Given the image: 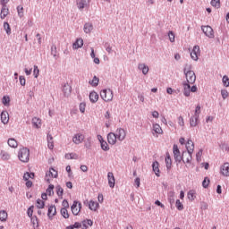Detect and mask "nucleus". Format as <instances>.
<instances>
[{
  "instance_id": "nucleus-1",
  "label": "nucleus",
  "mask_w": 229,
  "mask_h": 229,
  "mask_svg": "<svg viewBox=\"0 0 229 229\" xmlns=\"http://www.w3.org/2000/svg\"><path fill=\"white\" fill-rule=\"evenodd\" d=\"M18 158L23 164H28L30 162V150L28 148H21L18 151Z\"/></svg>"
},
{
  "instance_id": "nucleus-2",
  "label": "nucleus",
  "mask_w": 229,
  "mask_h": 229,
  "mask_svg": "<svg viewBox=\"0 0 229 229\" xmlns=\"http://www.w3.org/2000/svg\"><path fill=\"white\" fill-rule=\"evenodd\" d=\"M100 98L103 101L108 103L114 99V91H112V89H103L100 91Z\"/></svg>"
},
{
  "instance_id": "nucleus-3",
  "label": "nucleus",
  "mask_w": 229,
  "mask_h": 229,
  "mask_svg": "<svg viewBox=\"0 0 229 229\" xmlns=\"http://www.w3.org/2000/svg\"><path fill=\"white\" fill-rule=\"evenodd\" d=\"M184 73H185L188 84L192 85L196 82V73H194L193 71L187 70V68H185Z\"/></svg>"
},
{
  "instance_id": "nucleus-4",
  "label": "nucleus",
  "mask_w": 229,
  "mask_h": 229,
  "mask_svg": "<svg viewBox=\"0 0 229 229\" xmlns=\"http://www.w3.org/2000/svg\"><path fill=\"white\" fill-rule=\"evenodd\" d=\"M197 91H198V87L192 86L191 88V84H189V83L183 84V95L186 98H189V96H191V92H197Z\"/></svg>"
},
{
  "instance_id": "nucleus-5",
  "label": "nucleus",
  "mask_w": 229,
  "mask_h": 229,
  "mask_svg": "<svg viewBox=\"0 0 229 229\" xmlns=\"http://www.w3.org/2000/svg\"><path fill=\"white\" fill-rule=\"evenodd\" d=\"M71 210L73 216H79L80 212H81V202L74 200L71 207Z\"/></svg>"
},
{
  "instance_id": "nucleus-6",
  "label": "nucleus",
  "mask_w": 229,
  "mask_h": 229,
  "mask_svg": "<svg viewBox=\"0 0 229 229\" xmlns=\"http://www.w3.org/2000/svg\"><path fill=\"white\" fill-rule=\"evenodd\" d=\"M58 176V172L54 168H50L48 172L46 174L45 180L49 183L53 178H56Z\"/></svg>"
},
{
  "instance_id": "nucleus-7",
  "label": "nucleus",
  "mask_w": 229,
  "mask_h": 229,
  "mask_svg": "<svg viewBox=\"0 0 229 229\" xmlns=\"http://www.w3.org/2000/svg\"><path fill=\"white\" fill-rule=\"evenodd\" d=\"M201 30L203 33L206 35V37H208V38H214V30L210 26H202Z\"/></svg>"
},
{
  "instance_id": "nucleus-8",
  "label": "nucleus",
  "mask_w": 229,
  "mask_h": 229,
  "mask_svg": "<svg viewBox=\"0 0 229 229\" xmlns=\"http://www.w3.org/2000/svg\"><path fill=\"white\" fill-rule=\"evenodd\" d=\"M83 140H85V134H83L81 132L76 133L72 137V142L74 144H81L83 142Z\"/></svg>"
},
{
  "instance_id": "nucleus-9",
  "label": "nucleus",
  "mask_w": 229,
  "mask_h": 229,
  "mask_svg": "<svg viewBox=\"0 0 229 229\" xmlns=\"http://www.w3.org/2000/svg\"><path fill=\"white\" fill-rule=\"evenodd\" d=\"M173 153L175 162H182V154L180 152V148H178V145H174Z\"/></svg>"
},
{
  "instance_id": "nucleus-10",
  "label": "nucleus",
  "mask_w": 229,
  "mask_h": 229,
  "mask_svg": "<svg viewBox=\"0 0 229 229\" xmlns=\"http://www.w3.org/2000/svg\"><path fill=\"white\" fill-rule=\"evenodd\" d=\"M220 174L222 176L229 177V163L225 162L220 166Z\"/></svg>"
},
{
  "instance_id": "nucleus-11",
  "label": "nucleus",
  "mask_w": 229,
  "mask_h": 229,
  "mask_svg": "<svg viewBox=\"0 0 229 229\" xmlns=\"http://www.w3.org/2000/svg\"><path fill=\"white\" fill-rule=\"evenodd\" d=\"M116 139H118L121 142L126 139V131L123 128H119L115 132Z\"/></svg>"
},
{
  "instance_id": "nucleus-12",
  "label": "nucleus",
  "mask_w": 229,
  "mask_h": 229,
  "mask_svg": "<svg viewBox=\"0 0 229 229\" xmlns=\"http://www.w3.org/2000/svg\"><path fill=\"white\" fill-rule=\"evenodd\" d=\"M201 54L199 50V46H195L191 53V58L197 62L198 58L199 57V55Z\"/></svg>"
},
{
  "instance_id": "nucleus-13",
  "label": "nucleus",
  "mask_w": 229,
  "mask_h": 229,
  "mask_svg": "<svg viewBox=\"0 0 229 229\" xmlns=\"http://www.w3.org/2000/svg\"><path fill=\"white\" fill-rule=\"evenodd\" d=\"M182 160L184 164H191V162L192 160V153L183 152L182 157Z\"/></svg>"
},
{
  "instance_id": "nucleus-14",
  "label": "nucleus",
  "mask_w": 229,
  "mask_h": 229,
  "mask_svg": "<svg viewBox=\"0 0 229 229\" xmlns=\"http://www.w3.org/2000/svg\"><path fill=\"white\" fill-rule=\"evenodd\" d=\"M107 180L109 187H111V189H114V187H115V177L114 176V173L109 172L107 174Z\"/></svg>"
},
{
  "instance_id": "nucleus-15",
  "label": "nucleus",
  "mask_w": 229,
  "mask_h": 229,
  "mask_svg": "<svg viewBox=\"0 0 229 229\" xmlns=\"http://www.w3.org/2000/svg\"><path fill=\"white\" fill-rule=\"evenodd\" d=\"M9 13H10V10L6 6V4H2L0 18L1 19H6V17H8Z\"/></svg>"
},
{
  "instance_id": "nucleus-16",
  "label": "nucleus",
  "mask_w": 229,
  "mask_h": 229,
  "mask_svg": "<svg viewBox=\"0 0 229 229\" xmlns=\"http://www.w3.org/2000/svg\"><path fill=\"white\" fill-rule=\"evenodd\" d=\"M88 207H89V210H92V212H98V210L99 208V203H98L94 200H89Z\"/></svg>"
},
{
  "instance_id": "nucleus-17",
  "label": "nucleus",
  "mask_w": 229,
  "mask_h": 229,
  "mask_svg": "<svg viewBox=\"0 0 229 229\" xmlns=\"http://www.w3.org/2000/svg\"><path fill=\"white\" fill-rule=\"evenodd\" d=\"M107 141H108L109 144L114 146V144H115L117 142V135L114 132L108 133Z\"/></svg>"
},
{
  "instance_id": "nucleus-18",
  "label": "nucleus",
  "mask_w": 229,
  "mask_h": 229,
  "mask_svg": "<svg viewBox=\"0 0 229 229\" xmlns=\"http://www.w3.org/2000/svg\"><path fill=\"white\" fill-rule=\"evenodd\" d=\"M1 122L3 124H8V123H10V114L7 113V111H3L1 113Z\"/></svg>"
},
{
  "instance_id": "nucleus-19",
  "label": "nucleus",
  "mask_w": 229,
  "mask_h": 229,
  "mask_svg": "<svg viewBox=\"0 0 229 229\" xmlns=\"http://www.w3.org/2000/svg\"><path fill=\"white\" fill-rule=\"evenodd\" d=\"M32 126L34 128H37L38 130L39 128H42V119H40L38 117H33L32 118Z\"/></svg>"
},
{
  "instance_id": "nucleus-20",
  "label": "nucleus",
  "mask_w": 229,
  "mask_h": 229,
  "mask_svg": "<svg viewBox=\"0 0 229 229\" xmlns=\"http://www.w3.org/2000/svg\"><path fill=\"white\" fill-rule=\"evenodd\" d=\"M166 169H171L173 167V159L171 158V155L169 152L166 153L165 158Z\"/></svg>"
},
{
  "instance_id": "nucleus-21",
  "label": "nucleus",
  "mask_w": 229,
  "mask_h": 229,
  "mask_svg": "<svg viewBox=\"0 0 229 229\" xmlns=\"http://www.w3.org/2000/svg\"><path fill=\"white\" fill-rule=\"evenodd\" d=\"M187 153H194V141L192 140H188L186 142Z\"/></svg>"
},
{
  "instance_id": "nucleus-22",
  "label": "nucleus",
  "mask_w": 229,
  "mask_h": 229,
  "mask_svg": "<svg viewBox=\"0 0 229 229\" xmlns=\"http://www.w3.org/2000/svg\"><path fill=\"white\" fill-rule=\"evenodd\" d=\"M63 92L65 97L71 96V92H72V88L68 83L64 84L63 87Z\"/></svg>"
},
{
  "instance_id": "nucleus-23",
  "label": "nucleus",
  "mask_w": 229,
  "mask_h": 229,
  "mask_svg": "<svg viewBox=\"0 0 229 229\" xmlns=\"http://www.w3.org/2000/svg\"><path fill=\"white\" fill-rule=\"evenodd\" d=\"M152 130H153L154 133H157V135H162L164 133L162 127H160V124H158V123H154L152 125Z\"/></svg>"
},
{
  "instance_id": "nucleus-24",
  "label": "nucleus",
  "mask_w": 229,
  "mask_h": 229,
  "mask_svg": "<svg viewBox=\"0 0 229 229\" xmlns=\"http://www.w3.org/2000/svg\"><path fill=\"white\" fill-rule=\"evenodd\" d=\"M138 69H140V71H142V74L144 75L149 72V66L146 65V64H139Z\"/></svg>"
},
{
  "instance_id": "nucleus-25",
  "label": "nucleus",
  "mask_w": 229,
  "mask_h": 229,
  "mask_svg": "<svg viewBox=\"0 0 229 229\" xmlns=\"http://www.w3.org/2000/svg\"><path fill=\"white\" fill-rule=\"evenodd\" d=\"M99 99V95L96 91H91L89 93V100L91 103H98V100Z\"/></svg>"
},
{
  "instance_id": "nucleus-26",
  "label": "nucleus",
  "mask_w": 229,
  "mask_h": 229,
  "mask_svg": "<svg viewBox=\"0 0 229 229\" xmlns=\"http://www.w3.org/2000/svg\"><path fill=\"white\" fill-rule=\"evenodd\" d=\"M64 158L66 160H78V158H80V157L78 156V154L72 152V153H66L64 155Z\"/></svg>"
},
{
  "instance_id": "nucleus-27",
  "label": "nucleus",
  "mask_w": 229,
  "mask_h": 229,
  "mask_svg": "<svg viewBox=\"0 0 229 229\" xmlns=\"http://www.w3.org/2000/svg\"><path fill=\"white\" fill-rule=\"evenodd\" d=\"M80 47H83V38H77L76 41L72 45V49H80Z\"/></svg>"
},
{
  "instance_id": "nucleus-28",
  "label": "nucleus",
  "mask_w": 229,
  "mask_h": 229,
  "mask_svg": "<svg viewBox=\"0 0 229 229\" xmlns=\"http://www.w3.org/2000/svg\"><path fill=\"white\" fill-rule=\"evenodd\" d=\"M199 121V116H191L190 118V125L191 126V128H195V126H198V123Z\"/></svg>"
},
{
  "instance_id": "nucleus-29",
  "label": "nucleus",
  "mask_w": 229,
  "mask_h": 229,
  "mask_svg": "<svg viewBox=\"0 0 229 229\" xmlns=\"http://www.w3.org/2000/svg\"><path fill=\"white\" fill-rule=\"evenodd\" d=\"M98 140L100 141L103 151H108V149H110V148L108 147V143L103 140V138L101 136H98Z\"/></svg>"
},
{
  "instance_id": "nucleus-30",
  "label": "nucleus",
  "mask_w": 229,
  "mask_h": 229,
  "mask_svg": "<svg viewBox=\"0 0 229 229\" xmlns=\"http://www.w3.org/2000/svg\"><path fill=\"white\" fill-rule=\"evenodd\" d=\"M47 147L48 149H54L55 141L53 140V136L51 134H47Z\"/></svg>"
},
{
  "instance_id": "nucleus-31",
  "label": "nucleus",
  "mask_w": 229,
  "mask_h": 229,
  "mask_svg": "<svg viewBox=\"0 0 229 229\" xmlns=\"http://www.w3.org/2000/svg\"><path fill=\"white\" fill-rule=\"evenodd\" d=\"M158 161H155L153 164H152V169L156 174V176H160V168H158Z\"/></svg>"
},
{
  "instance_id": "nucleus-32",
  "label": "nucleus",
  "mask_w": 229,
  "mask_h": 229,
  "mask_svg": "<svg viewBox=\"0 0 229 229\" xmlns=\"http://www.w3.org/2000/svg\"><path fill=\"white\" fill-rule=\"evenodd\" d=\"M48 217H55L56 216V207L55 206H50L48 208V213H47Z\"/></svg>"
},
{
  "instance_id": "nucleus-33",
  "label": "nucleus",
  "mask_w": 229,
  "mask_h": 229,
  "mask_svg": "<svg viewBox=\"0 0 229 229\" xmlns=\"http://www.w3.org/2000/svg\"><path fill=\"white\" fill-rule=\"evenodd\" d=\"M89 0H77V6L79 10H83L87 6V3H89Z\"/></svg>"
},
{
  "instance_id": "nucleus-34",
  "label": "nucleus",
  "mask_w": 229,
  "mask_h": 229,
  "mask_svg": "<svg viewBox=\"0 0 229 229\" xmlns=\"http://www.w3.org/2000/svg\"><path fill=\"white\" fill-rule=\"evenodd\" d=\"M8 146H10V148H17L19 146V143L17 142V140L13 139V138H10L7 141Z\"/></svg>"
},
{
  "instance_id": "nucleus-35",
  "label": "nucleus",
  "mask_w": 229,
  "mask_h": 229,
  "mask_svg": "<svg viewBox=\"0 0 229 229\" xmlns=\"http://www.w3.org/2000/svg\"><path fill=\"white\" fill-rule=\"evenodd\" d=\"M8 219V213L5 210L0 211V221L2 223H6V220Z\"/></svg>"
},
{
  "instance_id": "nucleus-36",
  "label": "nucleus",
  "mask_w": 229,
  "mask_h": 229,
  "mask_svg": "<svg viewBox=\"0 0 229 229\" xmlns=\"http://www.w3.org/2000/svg\"><path fill=\"white\" fill-rule=\"evenodd\" d=\"M94 225V222L90 219H86L82 221V229H88L89 226H92Z\"/></svg>"
},
{
  "instance_id": "nucleus-37",
  "label": "nucleus",
  "mask_w": 229,
  "mask_h": 229,
  "mask_svg": "<svg viewBox=\"0 0 229 229\" xmlns=\"http://www.w3.org/2000/svg\"><path fill=\"white\" fill-rule=\"evenodd\" d=\"M188 199H190V201L196 199V191L191 190L188 191Z\"/></svg>"
},
{
  "instance_id": "nucleus-38",
  "label": "nucleus",
  "mask_w": 229,
  "mask_h": 229,
  "mask_svg": "<svg viewBox=\"0 0 229 229\" xmlns=\"http://www.w3.org/2000/svg\"><path fill=\"white\" fill-rule=\"evenodd\" d=\"M89 85H91V87H98V85H99V78L94 76L93 80L89 81Z\"/></svg>"
},
{
  "instance_id": "nucleus-39",
  "label": "nucleus",
  "mask_w": 229,
  "mask_h": 229,
  "mask_svg": "<svg viewBox=\"0 0 229 229\" xmlns=\"http://www.w3.org/2000/svg\"><path fill=\"white\" fill-rule=\"evenodd\" d=\"M1 158H2V160H10V158H11L10 153H8L4 150H2L1 151Z\"/></svg>"
},
{
  "instance_id": "nucleus-40",
  "label": "nucleus",
  "mask_w": 229,
  "mask_h": 229,
  "mask_svg": "<svg viewBox=\"0 0 229 229\" xmlns=\"http://www.w3.org/2000/svg\"><path fill=\"white\" fill-rule=\"evenodd\" d=\"M92 30H94V27L92 26V23H86L84 25V31L86 33H90V31H92Z\"/></svg>"
},
{
  "instance_id": "nucleus-41",
  "label": "nucleus",
  "mask_w": 229,
  "mask_h": 229,
  "mask_svg": "<svg viewBox=\"0 0 229 229\" xmlns=\"http://www.w3.org/2000/svg\"><path fill=\"white\" fill-rule=\"evenodd\" d=\"M61 215L63 216V217H64V219H69V211L67 210V208H62Z\"/></svg>"
},
{
  "instance_id": "nucleus-42",
  "label": "nucleus",
  "mask_w": 229,
  "mask_h": 229,
  "mask_svg": "<svg viewBox=\"0 0 229 229\" xmlns=\"http://www.w3.org/2000/svg\"><path fill=\"white\" fill-rule=\"evenodd\" d=\"M2 103L4 105V106H10V97L4 96L2 98Z\"/></svg>"
},
{
  "instance_id": "nucleus-43",
  "label": "nucleus",
  "mask_w": 229,
  "mask_h": 229,
  "mask_svg": "<svg viewBox=\"0 0 229 229\" xmlns=\"http://www.w3.org/2000/svg\"><path fill=\"white\" fill-rule=\"evenodd\" d=\"M33 228H38V218L37 216H33L30 218Z\"/></svg>"
},
{
  "instance_id": "nucleus-44",
  "label": "nucleus",
  "mask_w": 229,
  "mask_h": 229,
  "mask_svg": "<svg viewBox=\"0 0 229 229\" xmlns=\"http://www.w3.org/2000/svg\"><path fill=\"white\" fill-rule=\"evenodd\" d=\"M46 206L44 200L38 199H37V203H36V207L37 208H44V207Z\"/></svg>"
},
{
  "instance_id": "nucleus-45",
  "label": "nucleus",
  "mask_w": 229,
  "mask_h": 229,
  "mask_svg": "<svg viewBox=\"0 0 229 229\" xmlns=\"http://www.w3.org/2000/svg\"><path fill=\"white\" fill-rule=\"evenodd\" d=\"M4 29L5 30L7 35L12 33V29L10 28V24L8 22L4 23Z\"/></svg>"
},
{
  "instance_id": "nucleus-46",
  "label": "nucleus",
  "mask_w": 229,
  "mask_h": 229,
  "mask_svg": "<svg viewBox=\"0 0 229 229\" xmlns=\"http://www.w3.org/2000/svg\"><path fill=\"white\" fill-rule=\"evenodd\" d=\"M17 12H18V15L20 17H23L24 16V7H22V5H19L17 7Z\"/></svg>"
},
{
  "instance_id": "nucleus-47",
  "label": "nucleus",
  "mask_w": 229,
  "mask_h": 229,
  "mask_svg": "<svg viewBox=\"0 0 229 229\" xmlns=\"http://www.w3.org/2000/svg\"><path fill=\"white\" fill-rule=\"evenodd\" d=\"M222 83L224 87H229V78L228 76L225 75L222 79Z\"/></svg>"
},
{
  "instance_id": "nucleus-48",
  "label": "nucleus",
  "mask_w": 229,
  "mask_h": 229,
  "mask_svg": "<svg viewBox=\"0 0 229 229\" xmlns=\"http://www.w3.org/2000/svg\"><path fill=\"white\" fill-rule=\"evenodd\" d=\"M55 189H56L57 195L62 198V196H64V188L61 186H56Z\"/></svg>"
},
{
  "instance_id": "nucleus-49",
  "label": "nucleus",
  "mask_w": 229,
  "mask_h": 229,
  "mask_svg": "<svg viewBox=\"0 0 229 229\" xmlns=\"http://www.w3.org/2000/svg\"><path fill=\"white\" fill-rule=\"evenodd\" d=\"M175 207H176L177 210H183V204H182L180 199L176 200Z\"/></svg>"
},
{
  "instance_id": "nucleus-50",
  "label": "nucleus",
  "mask_w": 229,
  "mask_h": 229,
  "mask_svg": "<svg viewBox=\"0 0 229 229\" xmlns=\"http://www.w3.org/2000/svg\"><path fill=\"white\" fill-rule=\"evenodd\" d=\"M33 74L34 78H38V74H40V70L38 69V66L34 65Z\"/></svg>"
},
{
  "instance_id": "nucleus-51",
  "label": "nucleus",
  "mask_w": 229,
  "mask_h": 229,
  "mask_svg": "<svg viewBox=\"0 0 229 229\" xmlns=\"http://www.w3.org/2000/svg\"><path fill=\"white\" fill-rule=\"evenodd\" d=\"M199 114H201V106L198 105L195 108L194 115L199 117Z\"/></svg>"
},
{
  "instance_id": "nucleus-52",
  "label": "nucleus",
  "mask_w": 229,
  "mask_h": 229,
  "mask_svg": "<svg viewBox=\"0 0 229 229\" xmlns=\"http://www.w3.org/2000/svg\"><path fill=\"white\" fill-rule=\"evenodd\" d=\"M211 4L215 7V8H219L221 6V2L219 0H212L211 1Z\"/></svg>"
},
{
  "instance_id": "nucleus-53",
  "label": "nucleus",
  "mask_w": 229,
  "mask_h": 229,
  "mask_svg": "<svg viewBox=\"0 0 229 229\" xmlns=\"http://www.w3.org/2000/svg\"><path fill=\"white\" fill-rule=\"evenodd\" d=\"M221 96H222L223 99H226L228 98V96H229L228 90L222 89L221 90Z\"/></svg>"
},
{
  "instance_id": "nucleus-54",
  "label": "nucleus",
  "mask_w": 229,
  "mask_h": 229,
  "mask_svg": "<svg viewBox=\"0 0 229 229\" xmlns=\"http://www.w3.org/2000/svg\"><path fill=\"white\" fill-rule=\"evenodd\" d=\"M208 183H210V180L206 177L202 182V187H204V189H207V187H208Z\"/></svg>"
},
{
  "instance_id": "nucleus-55",
  "label": "nucleus",
  "mask_w": 229,
  "mask_h": 229,
  "mask_svg": "<svg viewBox=\"0 0 229 229\" xmlns=\"http://www.w3.org/2000/svg\"><path fill=\"white\" fill-rule=\"evenodd\" d=\"M168 37H169L170 42H174V38H175L174 32L170 30L168 32Z\"/></svg>"
},
{
  "instance_id": "nucleus-56",
  "label": "nucleus",
  "mask_w": 229,
  "mask_h": 229,
  "mask_svg": "<svg viewBox=\"0 0 229 229\" xmlns=\"http://www.w3.org/2000/svg\"><path fill=\"white\" fill-rule=\"evenodd\" d=\"M53 189H55V185L50 184L47 190V193L48 194V196H51V194H53Z\"/></svg>"
},
{
  "instance_id": "nucleus-57",
  "label": "nucleus",
  "mask_w": 229,
  "mask_h": 229,
  "mask_svg": "<svg viewBox=\"0 0 229 229\" xmlns=\"http://www.w3.org/2000/svg\"><path fill=\"white\" fill-rule=\"evenodd\" d=\"M178 124H179V126H182V128H183V126H185V121L183 120V118L182 116L178 117Z\"/></svg>"
},
{
  "instance_id": "nucleus-58",
  "label": "nucleus",
  "mask_w": 229,
  "mask_h": 229,
  "mask_svg": "<svg viewBox=\"0 0 229 229\" xmlns=\"http://www.w3.org/2000/svg\"><path fill=\"white\" fill-rule=\"evenodd\" d=\"M33 208H35V207L31 206L28 208L27 210V214L29 216V217H32L33 216Z\"/></svg>"
},
{
  "instance_id": "nucleus-59",
  "label": "nucleus",
  "mask_w": 229,
  "mask_h": 229,
  "mask_svg": "<svg viewBox=\"0 0 229 229\" xmlns=\"http://www.w3.org/2000/svg\"><path fill=\"white\" fill-rule=\"evenodd\" d=\"M87 105L85 103H81L80 104V112H81V114H85V108H86Z\"/></svg>"
},
{
  "instance_id": "nucleus-60",
  "label": "nucleus",
  "mask_w": 229,
  "mask_h": 229,
  "mask_svg": "<svg viewBox=\"0 0 229 229\" xmlns=\"http://www.w3.org/2000/svg\"><path fill=\"white\" fill-rule=\"evenodd\" d=\"M20 80V83L22 87H24V85H26V79L24 78V76H20L19 77Z\"/></svg>"
},
{
  "instance_id": "nucleus-61",
  "label": "nucleus",
  "mask_w": 229,
  "mask_h": 229,
  "mask_svg": "<svg viewBox=\"0 0 229 229\" xmlns=\"http://www.w3.org/2000/svg\"><path fill=\"white\" fill-rule=\"evenodd\" d=\"M202 155H203V150H199V151L197 153L196 157H197L198 162H199V160H201V156H202Z\"/></svg>"
},
{
  "instance_id": "nucleus-62",
  "label": "nucleus",
  "mask_w": 229,
  "mask_h": 229,
  "mask_svg": "<svg viewBox=\"0 0 229 229\" xmlns=\"http://www.w3.org/2000/svg\"><path fill=\"white\" fill-rule=\"evenodd\" d=\"M62 205H63V208H69V201H67V200H64L63 201V203H62Z\"/></svg>"
},
{
  "instance_id": "nucleus-63",
  "label": "nucleus",
  "mask_w": 229,
  "mask_h": 229,
  "mask_svg": "<svg viewBox=\"0 0 229 229\" xmlns=\"http://www.w3.org/2000/svg\"><path fill=\"white\" fill-rule=\"evenodd\" d=\"M30 173H26L23 175V180H25V182H28V180H30Z\"/></svg>"
},
{
  "instance_id": "nucleus-64",
  "label": "nucleus",
  "mask_w": 229,
  "mask_h": 229,
  "mask_svg": "<svg viewBox=\"0 0 229 229\" xmlns=\"http://www.w3.org/2000/svg\"><path fill=\"white\" fill-rule=\"evenodd\" d=\"M81 223L80 222H76L74 225H73V228H81Z\"/></svg>"
}]
</instances>
